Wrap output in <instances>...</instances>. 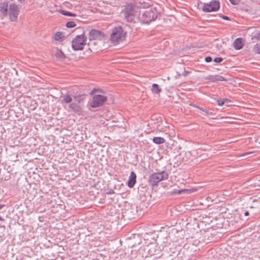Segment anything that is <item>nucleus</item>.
I'll use <instances>...</instances> for the list:
<instances>
[{"label": "nucleus", "mask_w": 260, "mask_h": 260, "mask_svg": "<svg viewBox=\"0 0 260 260\" xmlns=\"http://www.w3.org/2000/svg\"><path fill=\"white\" fill-rule=\"evenodd\" d=\"M159 13L156 8H151L145 10L141 15L140 19L143 23H149L156 19Z\"/></svg>", "instance_id": "f257e3e1"}, {"label": "nucleus", "mask_w": 260, "mask_h": 260, "mask_svg": "<svg viewBox=\"0 0 260 260\" xmlns=\"http://www.w3.org/2000/svg\"><path fill=\"white\" fill-rule=\"evenodd\" d=\"M126 34L121 26L114 27L111 34V42L115 45L119 44L124 40Z\"/></svg>", "instance_id": "f03ea898"}, {"label": "nucleus", "mask_w": 260, "mask_h": 260, "mask_svg": "<svg viewBox=\"0 0 260 260\" xmlns=\"http://www.w3.org/2000/svg\"><path fill=\"white\" fill-rule=\"evenodd\" d=\"M168 173L166 171L159 173H153L150 175L148 179V182L152 187L155 186L162 180L168 179Z\"/></svg>", "instance_id": "7ed1b4c3"}, {"label": "nucleus", "mask_w": 260, "mask_h": 260, "mask_svg": "<svg viewBox=\"0 0 260 260\" xmlns=\"http://www.w3.org/2000/svg\"><path fill=\"white\" fill-rule=\"evenodd\" d=\"M87 37L84 33L77 35L72 41V47L74 50H83L86 45Z\"/></svg>", "instance_id": "20e7f679"}, {"label": "nucleus", "mask_w": 260, "mask_h": 260, "mask_svg": "<svg viewBox=\"0 0 260 260\" xmlns=\"http://www.w3.org/2000/svg\"><path fill=\"white\" fill-rule=\"evenodd\" d=\"M107 98L101 94H94L93 95L92 100L89 105L91 107L95 108L102 106L107 101Z\"/></svg>", "instance_id": "39448f33"}, {"label": "nucleus", "mask_w": 260, "mask_h": 260, "mask_svg": "<svg viewBox=\"0 0 260 260\" xmlns=\"http://www.w3.org/2000/svg\"><path fill=\"white\" fill-rule=\"evenodd\" d=\"M126 20L129 22H132L135 18V9L132 4H128L125 6L122 12Z\"/></svg>", "instance_id": "423d86ee"}, {"label": "nucleus", "mask_w": 260, "mask_h": 260, "mask_svg": "<svg viewBox=\"0 0 260 260\" xmlns=\"http://www.w3.org/2000/svg\"><path fill=\"white\" fill-rule=\"evenodd\" d=\"M220 8V3L218 1H213L208 3H204L202 10L205 12L217 11Z\"/></svg>", "instance_id": "0eeeda50"}, {"label": "nucleus", "mask_w": 260, "mask_h": 260, "mask_svg": "<svg viewBox=\"0 0 260 260\" xmlns=\"http://www.w3.org/2000/svg\"><path fill=\"white\" fill-rule=\"evenodd\" d=\"M19 8L15 4H11L9 8V15L10 20L12 21H15L19 13Z\"/></svg>", "instance_id": "6e6552de"}, {"label": "nucleus", "mask_w": 260, "mask_h": 260, "mask_svg": "<svg viewBox=\"0 0 260 260\" xmlns=\"http://www.w3.org/2000/svg\"><path fill=\"white\" fill-rule=\"evenodd\" d=\"M105 37V34L99 30L91 29L89 33V39L90 40H104Z\"/></svg>", "instance_id": "1a4fd4ad"}, {"label": "nucleus", "mask_w": 260, "mask_h": 260, "mask_svg": "<svg viewBox=\"0 0 260 260\" xmlns=\"http://www.w3.org/2000/svg\"><path fill=\"white\" fill-rule=\"evenodd\" d=\"M69 112H75L78 114L82 113L83 110L81 106L76 102H72L66 108Z\"/></svg>", "instance_id": "9d476101"}, {"label": "nucleus", "mask_w": 260, "mask_h": 260, "mask_svg": "<svg viewBox=\"0 0 260 260\" xmlns=\"http://www.w3.org/2000/svg\"><path fill=\"white\" fill-rule=\"evenodd\" d=\"M136 178L137 176L136 173L134 171H132L127 183V186L129 188H132L134 186L136 183Z\"/></svg>", "instance_id": "9b49d317"}, {"label": "nucleus", "mask_w": 260, "mask_h": 260, "mask_svg": "<svg viewBox=\"0 0 260 260\" xmlns=\"http://www.w3.org/2000/svg\"><path fill=\"white\" fill-rule=\"evenodd\" d=\"M61 101L62 104H70L72 102L73 99L70 94L66 93L61 96Z\"/></svg>", "instance_id": "f8f14e48"}, {"label": "nucleus", "mask_w": 260, "mask_h": 260, "mask_svg": "<svg viewBox=\"0 0 260 260\" xmlns=\"http://www.w3.org/2000/svg\"><path fill=\"white\" fill-rule=\"evenodd\" d=\"M207 79H208L212 82L226 81V80L223 77L218 75H210L207 78Z\"/></svg>", "instance_id": "ddd939ff"}, {"label": "nucleus", "mask_w": 260, "mask_h": 260, "mask_svg": "<svg viewBox=\"0 0 260 260\" xmlns=\"http://www.w3.org/2000/svg\"><path fill=\"white\" fill-rule=\"evenodd\" d=\"M244 43L241 38L236 39L233 43V46L236 50H240L243 48Z\"/></svg>", "instance_id": "4468645a"}, {"label": "nucleus", "mask_w": 260, "mask_h": 260, "mask_svg": "<svg viewBox=\"0 0 260 260\" xmlns=\"http://www.w3.org/2000/svg\"><path fill=\"white\" fill-rule=\"evenodd\" d=\"M0 13L3 15H6L8 13V4L3 3L0 5Z\"/></svg>", "instance_id": "2eb2a0df"}, {"label": "nucleus", "mask_w": 260, "mask_h": 260, "mask_svg": "<svg viewBox=\"0 0 260 260\" xmlns=\"http://www.w3.org/2000/svg\"><path fill=\"white\" fill-rule=\"evenodd\" d=\"M54 39L55 41L62 42L64 39V36L62 32L58 31L55 34Z\"/></svg>", "instance_id": "dca6fc26"}, {"label": "nucleus", "mask_w": 260, "mask_h": 260, "mask_svg": "<svg viewBox=\"0 0 260 260\" xmlns=\"http://www.w3.org/2000/svg\"><path fill=\"white\" fill-rule=\"evenodd\" d=\"M152 92L156 94H159L161 91V89L159 87L157 84L153 83L152 85Z\"/></svg>", "instance_id": "f3484780"}, {"label": "nucleus", "mask_w": 260, "mask_h": 260, "mask_svg": "<svg viewBox=\"0 0 260 260\" xmlns=\"http://www.w3.org/2000/svg\"><path fill=\"white\" fill-rule=\"evenodd\" d=\"M192 190L191 189H183L181 190H175L173 192H172V194H181L182 193H190L192 192Z\"/></svg>", "instance_id": "a211bd4d"}, {"label": "nucleus", "mask_w": 260, "mask_h": 260, "mask_svg": "<svg viewBox=\"0 0 260 260\" xmlns=\"http://www.w3.org/2000/svg\"><path fill=\"white\" fill-rule=\"evenodd\" d=\"M152 141L153 143L156 144H161L165 142V140L163 138L160 137H154Z\"/></svg>", "instance_id": "6ab92c4d"}, {"label": "nucleus", "mask_w": 260, "mask_h": 260, "mask_svg": "<svg viewBox=\"0 0 260 260\" xmlns=\"http://www.w3.org/2000/svg\"><path fill=\"white\" fill-rule=\"evenodd\" d=\"M85 94H79L74 96V100L78 104L84 100Z\"/></svg>", "instance_id": "aec40b11"}, {"label": "nucleus", "mask_w": 260, "mask_h": 260, "mask_svg": "<svg viewBox=\"0 0 260 260\" xmlns=\"http://www.w3.org/2000/svg\"><path fill=\"white\" fill-rule=\"evenodd\" d=\"M60 13L65 16H72V17H75L76 16V14L73 13L71 12L61 10L60 11Z\"/></svg>", "instance_id": "412c9836"}, {"label": "nucleus", "mask_w": 260, "mask_h": 260, "mask_svg": "<svg viewBox=\"0 0 260 260\" xmlns=\"http://www.w3.org/2000/svg\"><path fill=\"white\" fill-rule=\"evenodd\" d=\"M252 39H255L258 41H260V31H256L252 34Z\"/></svg>", "instance_id": "4be33fe9"}, {"label": "nucleus", "mask_w": 260, "mask_h": 260, "mask_svg": "<svg viewBox=\"0 0 260 260\" xmlns=\"http://www.w3.org/2000/svg\"><path fill=\"white\" fill-rule=\"evenodd\" d=\"M56 56L58 58H65V55L61 50H57Z\"/></svg>", "instance_id": "5701e85b"}, {"label": "nucleus", "mask_w": 260, "mask_h": 260, "mask_svg": "<svg viewBox=\"0 0 260 260\" xmlns=\"http://www.w3.org/2000/svg\"><path fill=\"white\" fill-rule=\"evenodd\" d=\"M253 51L255 53L260 54V44H256L254 46Z\"/></svg>", "instance_id": "b1692460"}, {"label": "nucleus", "mask_w": 260, "mask_h": 260, "mask_svg": "<svg viewBox=\"0 0 260 260\" xmlns=\"http://www.w3.org/2000/svg\"><path fill=\"white\" fill-rule=\"evenodd\" d=\"M66 26L68 28H73L76 26V24L74 21H69L66 23Z\"/></svg>", "instance_id": "393cba45"}, {"label": "nucleus", "mask_w": 260, "mask_h": 260, "mask_svg": "<svg viewBox=\"0 0 260 260\" xmlns=\"http://www.w3.org/2000/svg\"><path fill=\"white\" fill-rule=\"evenodd\" d=\"M216 102L217 103V104L220 106H222L224 104L223 99H218L216 100Z\"/></svg>", "instance_id": "a878e982"}, {"label": "nucleus", "mask_w": 260, "mask_h": 260, "mask_svg": "<svg viewBox=\"0 0 260 260\" xmlns=\"http://www.w3.org/2000/svg\"><path fill=\"white\" fill-rule=\"evenodd\" d=\"M200 110L204 112L207 115H211L212 113H209L206 109H204L202 107H199V109Z\"/></svg>", "instance_id": "bb28decb"}, {"label": "nucleus", "mask_w": 260, "mask_h": 260, "mask_svg": "<svg viewBox=\"0 0 260 260\" xmlns=\"http://www.w3.org/2000/svg\"><path fill=\"white\" fill-rule=\"evenodd\" d=\"M241 0H229L231 3L234 5H238Z\"/></svg>", "instance_id": "cd10ccee"}, {"label": "nucleus", "mask_w": 260, "mask_h": 260, "mask_svg": "<svg viewBox=\"0 0 260 260\" xmlns=\"http://www.w3.org/2000/svg\"><path fill=\"white\" fill-rule=\"evenodd\" d=\"M223 60V58L221 57H216L214 59V61L217 63L221 62Z\"/></svg>", "instance_id": "c85d7f7f"}, {"label": "nucleus", "mask_w": 260, "mask_h": 260, "mask_svg": "<svg viewBox=\"0 0 260 260\" xmlns=\"http://www.w3.org/2000/svg\"><path fill=\"white\" fill-rule=\"evenodd\" d=\"M212 58L211 56H207L205 58V60L207 62H210L212 61Z\"/></svg>", "instance_id": "c756f323"}, {"label": "nucleus", "mask_w": 260, "mask_h": 260, "mask_svg": "<svg viewBox=\"0 0 260 260\" xmlns=\"http://www.w3.org/2000/svg\"><path fill=\"white\" fill-rule=\"evenodd\" d=\"M220 17L224 20H231L229 17L225 16V15H220Z\"/></svg>", "instance_id": "7c9ffc66"}, {"label": "nucleus", "mask_w": 260, "mask_h": 260, "mask_svg": "<svg viewBox=\"0 0 260 260\" xmlns=\"http://www.w3.org/2000/svg\"><path fill=\"white\" fill-rule=\"evenodd\" d=\"M190 73V72H189V71H184L183 72V73H182V76H184V77H186Z\"/></svg>", "instance_id": "2f4dec72"}, {"label": "nucleus", "mask_w": 260, "mask_h": 260, "mask_svg": "<svg viewBox=\"0 0 260 260\" xmlns=\"http://www.w3.org/2000/svg\"><path fill=\"white\" fill-rule=\"evenodd\" d=\"M223 101H224V104H228L229 103L231 102V101L230 100L226 99V98H224Z\"/></svg>", "instance_id": "473e14b6"}, {"label": "nucleus", "mask_w": 260, "mask_h": 260, "mask_svg": "<svg viewBox=\"0 0 260 260\" xmlns=\"http://www.w3.org/2000/svg\"><path fill=\"white\" fill-rule=\"evenodd\" d=\"M99 89H96L95 88L93 89L91 92H90V94H93L96 91H99Z\"/></svg>", "instance_id": "72a5a7b5"}, {"label": "nucleus", "mask_w": 260, "mask_h": 260, "mask_svg": "<svg viewBox=\"0 0 260 260\" xmlns=\"http://www.w3.org/2000/svg\"><path fill=\"white\" fill-rule=\"evenodd\" d=\"M115 193L113 189H110L109 191L107 192V194H114Z\"/></svg>", "instance_id": "f704fd0d"}, {"label": "nucleus", "mask_w": 260, "mask_h": 260, "mask_svg": "<svg viewBox=\"0 0 260 260\" xmlns=\"http://www.w3.org/2000/svg\"><path fill=\"white\" fill-rule=\"evenodd\" d=\"M189 105L191 107H194V108H197V109H199V106H198V105H195L194 104H190Z\"/></svg>", "instance_id": "c9c22d12"}, {"label": "nucleus", "mask_w": 260, "mask_h": 260, "mask_svg": "<svg viewBox=\"0 0 260 260\" xmlns=\"http://www.w3.org/2000/svg\"><path fill=\"white\" fill-rule=\"evenodd\" d=\"M249 212L247 211L245 212V213H244V215L245 216H247L249 215Z\"/></svg>", "instance_id": "e433bc0d"}, {"label": "nucleus", "mask_w": 260, "mask_h": 260, "mask_svg": "<svg viewBox=\"0 0 260 260\" xmlns=\"http://www.w3.org/2000/svg\"><path fill=\"white\" fill-rule=\"evenodd\" d=\"M221 46V45H219L218 44H216V47L218 48V49H219V48Z\"/></svg>", "instance_id": "4c0bfd02"}, {"label": "nucleus", "mask_w": 260, "mask_h": 260, "mask_svg": "<svg viewBox=\"0 0 260 260\" xmlns=\"http://www.w3.org/2000/svg\"><path fill=\"white\" fill-rule=\"evenodd\" d=\"M18 1H19L20 3H22L23 2H24V0H18Z\"/></svg>", "instance_id": "58836bf2"}, {"label": "nucleus", "mask_w": 260, "mask_h": 260, "mask_svg": "<svg viewBox=\"0 0 260 260\" xmlns=\"http://www.w3.org/2000/svg\"><path fill=\"white\" fill-rule=\"evenodd\" d=\"M0 220L3 221L4 219L0 216Z\"/></svg>", "instance_id": "ea45409f"}, {"label": "nucleus", "mask_w": 260, "mask_h": 260, "mask_svg": "<svg viewBox=\"0 0 260 260\" xmlns=\"http://www.w3.org/2000/svg\"><path fill=\"white\" fill-rule=\"evenodd\" d=\"M4 207L3 205L0 204V210Z\"/></svg>", "instance_id": "a19ab883"}]
</instances>
